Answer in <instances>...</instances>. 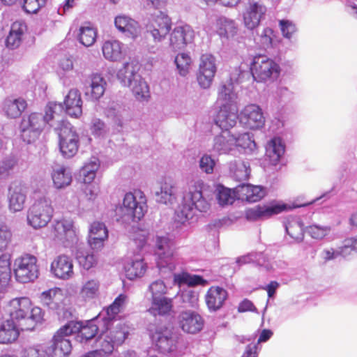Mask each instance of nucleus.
Returning <instances> with one entry per match:
<instances>
[{
    "instance_id": "1",
    "label": "nucleus",
    "mask_w": 357,
    "mask_h": 357,
    "mask_svg": "<svg viewBox=\"0 0 357 357\" xmlns=\"http://www.w3.org/2000/svg\"><path fill=\"white\" fill-rule=\"evenodd\" d=\"M64 107L61 103L49 102L45 107V114L32 113L24 117L20 123L22 132H55L56 134H75L73 126L67 121L59 119Z\"/></svg>"
},
{
    "instance_id": "2",
    "label": "nucleus",
    "mask_w": 357,
    "mask_h": 357,
    "mask_svg": "<svg viewBox=\"0 0 357 357\" xmlns=\"http://www.w3.org/2000/svg\"><path fill=\"white\" fill-rule=\"evenodd\" d=\"M7 312L10 319L17 321H24L28 326L26 330H32L38 323L43 319L44 312L37 306H32V302L28 297L15 298L11 300L8 306Z\"/></svg>"
},
{
    "instance_id": "3",
    "label": "nucleus",
    "mask_w": 357,
    "mask_h": 357,
    "mask_svg": "<svg viewBox=\"0 0 357 357\" xmlns=\"http://www.w3.org/2000/svg\"><path fill=\"white\" fill-rule=\"evenodd\" d=\"M15 280L21 283L34 282L39 276L40 270L37 257L29 253L17 257L13 263Z\"/></svg>"
},
{
    "instance_id": "4",
    "label": "nucleus",
    "mask_w": 357,
    "mask_h": 357,
    "mask_svg": "<svg viewBox=\"0 0 357 357\" xmlns=\"http://www.w3.org/2000/svg\"><path fill=\"white\" fill-rule=\"evenodd\" d=\"M54 208L49 198L37 199L27 211V222L34 229L45 227L52 220Z\"/></svg>"
},
{
    "instance_id": "5",
    "label": "nucleus",
    "mask_w": 357,
    "mask_h": 357,
    "mask_svg": "<svg viewBox=\"0 0 357 357\" xmlns=\"http://www.w3.org/2000/svg\"><path fill=\"white\" fill-rule=\"evenodd\" d=\"M201 184L192 185L183 198L181 208L182 220H186L192 217V211L197 209L201 212L206 211L210 205L203 197Z\"/></svg>"
},
{
    "instance_id": "6",
    "label": "nucleus",
    "mask_w": 357,
    "mask_h": 357,
    "mask_svg": "<svg viewBox=\"0 0 357 357\" xmlns=\"http://www.w3.org/2000/svg\"><path fill=\"white\" fill-rule=\"evenodd\" d=\"M65 324L54 334L50 346H44L49 357H68L72 351L70 340L68 338L71 334Z\"/></svg>"
},
{
    "instance_id": "7",
    "label": "nucleus",
    "mask_w": 357,
    "mask_h": 357,
    "mask_svg": "<svg viewBox=\"0 0 357 357\" xmlns=\"http://www.w3.org/2000/svg\"><path fill=\"white\" fill-rule=\"evenodd\" d=\"M250 72L257 82H265L278 77L279 66L272 59L264 55L255 56L251 63Z\"/></svg>"
},
{
    "instance_id": "8",
    "label": "nucleus",
    "mask_w": 357,
    "mask_h": 357,
    "mask_svg": "<svg viewBox=\"0 0 357 357\" xmlns=\"http://www.w3.org/2000/svg\"><path fill=\"white\" fill-rule=\"evenodd\" d=\"M146 29L155 43H160L170 33L172 20L165 13L155 11L151 15Z\"/></svg>"
},
{
    "instance_id": "9",
    "label": "nucleus",
    "mask_w": 357,
    "mask_h": 357,
    "mask_svg": "<svg viewBox=\"0 0 357 357\" xmlns=\"http://www.w3.org/2000/svg\"><path fill=\"white\" fill-rule=\"evenodd\" d=\"M248 72L243 71L239 68H236L231 73L230 81L223 84L219 89L218 103L220 105H227L228 107L236 106L238 107V96L234 91L233 82H240L241 78L248 74Z\"/></svg>"
},
{
    "instance_id": "10",
    "label": "nucleus",
    "mask_w": 357,
    "mask_h": 357,
    "mask_svg": "<svg viewBox=\"0 0 357 357\" xmlns=\"http://www.w3.org/2000/svg\"><path fill=\"white\" fill-rule=\"evenodd\" d=\"M215 58L211 54H204L200 58L197 81L203 89H208L212 84L216 73Z\"/></svg>"
},
{
    "instance_id": "11",
    "label": "nucleus",
    "mask_w": 357,
    "mask_h": 357,
    "mask_svg": "<svg viewBox=\"0 0 357 357\" xmlns=\"http://www.w3.org/2000/svg\"><path fill=\"white\" fill-rule=\"evenodd\" d=\"M288 206L280 202H271L269 204L257 205L245 211V218L248 220L255 221L259 219L270 218L287 211Z\"/></svg>"
},
{
    "instance_id": "12",
    "label": "nucleus",
    "mask_w": 357,
    "mask_h": 357,
    "mask_svg": "<svg viewBox=\"0 0 357 357\" xmlns=\"http://www.w3.org/2000/svg\"><path fill=\"white\" fill-rule=\"evenodd\" d=\"M150 337L161 353H168L172 350L174 340L172 331L165 326H154L149 329Z\"/></svg>"
},
{
    "instance_id": "13",
    "label": "nucleus",
    "mask_w": 357,
    "mask_h": 357,
    "mask_svg": "<svg viewBox=\"0 0 357 357\" xmlns=\"http://www.w3.org/2000/svg\"><path fill=\"white\" fill-rule=\"evenodd\" d=\"M240 122L245 128L258 130L264 126L265 118L259 106L251 104L241 112Z\"/></svg>"
},
{
    "instance_id": "14",
    "label": "nucleus",
    "mask_w": 357,
    "mask_h": 357,
    "mask_svg": "<svg viewBox=\"0 0 357 357\" xmlns=\"http://www.w3.org/2000/svg\"><path fill=\"white\" fill-rule=\"evenodd\" d=\"M193 38L194 31L189 26H177L169 33V48L174 52L181 50L191 43Z\"/></svg>"
},
{
    "instance_id": "15",
    "label": "nucleus",
    "mask_w": 357,
    "mask_h": 357,
    "mask_svg": "<svg viewBox=\"0 0 357 357\" xmlns=\"http://www.w3.org/2000/svg\"><path fill=\"white\" fill-rule=\"evenodd\" d=\"M74 266L70 257L60 255L56 257L50 265V271L54 277L61 280H69L74 275Z\"/></svg>"
},
{
    "instance_id": "16",
    "label": "nucleus",
    "mask_w": 357,
    "mask_h": 357,
    "mask_svg": "<svg viewBox=\"0 0 357 357\" xmlns=\"http://www.w3.org/2000/svg\"><path fill=\"white\" fill-rule=\"evenodd\" d=\"M238 107L220 105L215 119V124L222 130L227 131L233 128L238 119Z\"/></svg>"
},
{
    "instance_id": "17",
    "label": "nucleus",
    "mask_w": 357,
    "mask_h": 357,
    "mask_svg": "<svg viewBox=\"0 0 357 357\" xmlns=\"http://www.w3.org/2000/svg\"><path fill=\"white\" fill-rule=\"evenodd\" d=\"M179 317V325L181 329L185 333L195 334L201 331L203 328L204 321L203 318L195 312H182Z\"/></svg>"
},
{
    "instance_id": "18",
    "label": "nucleus",
    "mask_w": 357,
    "mask_h": 357,
    "mask_svg": "<svg viewBox=\"0 0 357 357\" xmlns=\"http://www.w3.org/2000/svg\"><path fill=\"white\" fill-rule=\"evenodd\" d=\"M114 25L119 32L133 39L137 38L141 33L139 24L124 14L119 15L114 18Z\"/></svg>"
},
{
    "instance_id": "19",
    "label": "nucleus",
    "mask_w": 357,
    "mask_h": 357,
    "mask_svg": "<svg viewBox=\"0 0 357 357\" xmlns=\"http://www.w3.org/2000/svg\"><path fill=\"white\" fill-rule=\"evenodd\" d=\"M66 325L71 335L79 334L81 341H87L93 338L98 332V326L93 321H87L86 324L81 321H70Z\"/></svg>"
},
{
    "instance_id": "20",
    "label": "nucleus",
    "mask_w": 357,
    "mask_h": 357,
    "mask_svg": "<svg viewBox=\"0 0 357 357\" xmlns=\"http://www.w3.org/2000/svg\"><path fill=\"white\" fill-rule=\"evenodd\" d=\"M228 296L227 291L219 286L211 287L205 295V302L211 312L221 309Z\"/></svg>"
},
{
    "instance_id": "21",
    "label": "nucleus",
    "mask_w": 357,
    "mask_h": 357,
    "mask_svg": "<svg viewBox=\"0 0 357 357\" xmlns=\"http://www.w3.org/2000/svg\"><path fill=\"white\" fill-rule=\"evenodd\" d=\"M284 153V145L279 137H275L266 146L264 160L268 165H277Z\"/></svg>"
},
{
    "instance_id": "22",
    "label": "nucleus",
    "mask_w": 357,
    "mask_h": 357,
    "mask_svg": "<svg viewBox=\"0 0 357 357\" xmlns=\"http://www.w3.org/2000/svg\"><path fill=\"white\" fill-rule=\"evenodd\" d=\"M8 208L13 212L22 211L24 207L26 195L23 186L20 183H13L8 188Z\"/></svg>"
},
{
    "instance_id": "23",
    "label": "nucleus",
    "mask_w": 357,
    "mask_h": 357,
    "mask_svg": "<svg viewBox=\"0 0 357 357\" xmlns=\"http://www.w3.org/2000/svg\"><path fill=\"white\" fill-rule=\"evenodd\" d=\"M266 8L257 2L250 4L244 13L243 19L245 26L249 29L257 27L264 17Z\"/></svg>"
},
{
    "instance_id": "24",
    "label": "nucleus",
    "mask_w": 357,
    "mask_h": 357,
    "mask_svg": "<svg viewBox=\"0 0 357 357\" xmlns=\"http://www.w3.org/2000/svg\"><path fill=\"white\" fill-rule=\"evenodd\" d=\"M102 52L104 58L112 62L121 61L126 55L124 45L117 40L105 41L102 46Z\"/></svg>"
},
{
    "instance_id": "25",
    "label": "nucleus",
    "mask_w": 357,
    "mask_h": 357,
    "mask_svg": "<svg viewBox=\"0 0 357 357\" xmlns=\"http://www.w3.org/2000/svg\"><path fill=\"white\" fill-rule=\"evenodd\" d=\"M105 113L107 117L112 121L119 132V128H122L129 117V112L126 106L116 102H111L105 109Z\"/></svg>"
},
{
    "instance_id": "26",
    "label": "nucleus",
    "mask_w": 357,
    "mask_h": 357,
    "mask_svg": "<svg viewBox=\"0 0 357 357\" xmlns=\"http://www.w3.org/2000/svg\"><path fill=\"white\" fill-rule=\"evenodd\" d=\"M123 206L127 209L128 213L134 218L140 220L144 215L146 211V199L144 197H140V201H136V197L132 193H126L123 202Z\"/></svg>"
},
{
    "instance_id": "27",
    "label": "nucleus",
    "mask_w": 357,
    "mask_h": 357,
    "mask_svg": "<svg viewBox=\"0 0 357 357\" xmlns=\"http://www.w3.org/2000/svg\"><path fill=\"white\" fill-rule=\"evenodd\" d=\"M236 193L238 199L252 203L261 200L265 196L266 191L259 185L242 184L236 187Z\"/></svg>"
},
{
    "instance_id": "28",
    "label": "nucleus",
    "mask_w": 357,
    "mask_h": 357,
    "mask_svg": "<svg viewBox=\"0 0 357 357\" xmlns=\"http://www.w3.org/2000/svg\"><path fill=\"white\" fill-rule=\"evenodd\" d=\"M65 111L70 116L79 118L82 114V100L80 92L73 89L64 99Z\"/></svg>"
},
{
    "instance_id": "29",
    "label": "nucleus",
    "mask_w": 357,
    "mask_h": 357,
    "mask_svg": "<svg viewBox=\"0 0 357 357\" xmlns=\"http://www.w3.org/2000/svg\"><path fill=\"white\" fill-rule=\"evenodd\" d=\"M26 107V102L22 98L8 97L2 102V110L10 119L20 117Z\"/></svg>"
},
{
    "instance_id": "30",
    "label": "nucleus",
    "mask_w": 357,
    "mask_h": 357,
    "mask_svg": "<svg viewBox=\"0 0 357 357\" xmlns=\"http://www.w3.org/2000/svg\"><path fill=\"white\" fill-rule=\"evenodd\" d=\"M26 31V25L24 22L21 21L13 22L6 40L7 47L11 50L18 48L23 40Z\"/></svg>"
},
{
    "instance_id": "31",
    "label": "nucleus",
    "mask_w": 357,
    "mask_h": 357,
    "mask_svg": "<svg viewBox=\"0 0 357 357\" xmlns=\"http://www.w3.org/2000/svg\"><path fill=\"white\" fill-rule=\"evenodd\" d=\"M19 336L20 330L13 320L7 319L0 323V344H13Z\"/></svg>"
},
{
    "instance_id": "32",
    "label": "nucleus",
    "mask_w": 357,
    "mask_h": 357,
    "mask_svg": "<svg viewBox=\"0 0 357 357\" xmlns=\"http://www.w3.org/2000/svg\"><path fill=\"white\" fill-rule=\"evenodd\" d=\"M106 85L107 82L100 74H92L89 77V86L86 87V95L91 99L97 100L103 96Z\"/></svg>"
},
{
    "instance_id": "33",
    "label": "nucleus",
    "mask_w": 357,
    "mask_h": 357,
    "mask_svg": "<svg viewBox=\"0 0 357 357\" xmlns=\"http://www.w3.org/2000/svg\"><path fill=\"white\" fill-rule=\"evenodd\" d=\"M107 327L103 331L109 338L111 339V342L114 344L116 347L122 345L125 340L129 335V331L128 326L125 324L119 323L114 326L113 323H109L107 324Z\"/></svg>"
},
{
    "instance_id": "34",
    "label": "nucleus",
    "mask_w": 357,
    "mask_h": 357,
    "mask_svg": "<svg viewBox=\"0 0 357 357\" xmlns=\"http://www.w3.org/2000/svg\"><path fill=\"white\" fill-rule=\"evenodd\" d=\"M174 301L167 296L151 300V305L148 312L153 316H168L173 312Z\"/></svg>"
},
{
    "instance_id": "35",
    "label": "nucleus",
    "mask_w": 357,
    "mask_h": 357,
    "mask_svg": "<svg viewBox=\"0 0 357 357\" xmlns=\"http://www.w3.org/2000/svg\"><path fill=\"white\" fill-rule=\"evenodd\" d=\"M139 66L133 61L127 62L119 70L117 77L121 84L125 86H130L132 82H136L140 76L138 73Z\"/></svg>"
},
{
    "instance_id": "36",
    "label": "nucleus",
    "mask_w": 357,
    "mask_h": 357,
    "mask_svg": "<svg viewBox=\"0 0 357 357\" xmlns=\"http://www.w3.org/2000/svg\"><path fill=\"white\" fill-rule=\"evenodd\" d=\"M79 296L84 301H88L97 298L100 294V282L98 278H91L83 282Z\"/></svg>"
},
{
    "instance_id": "37",
    "label": "nucleus",
    "mask_w": 357,
    "mask_h": 357,
    "mask_svg": "<svg viewBox=\"0 0 357 357\" xmlns=\"http://www.w3.org/2000/svg\"><path fill=\"white\" fill-rule=\"evenodd\" d=\"M155 254L158 255V259L161 261L158 263L162 266H164L162 261L164 263L167 264L171 260L173 256V248L170 241L167 238H157Z\"/></svg>"
},
{
    "instance_id": "38",
    "label": "nucleus",
    "mask_w": 357,
    "mask_h": 357,
    "mask_svg": "<svg viewBox=\"0 0 357 357\" xmlns=\"http://www.w3.org/2000/svg\"><path fill=\"white\" fill-rule=\"evenodd\" d=\"M128 296L124 294H119L106 309L107 318L105 319L106 324L112 322L116 317L126 307Z\"/></svg>"
},
{
    "instance_id": "39",
    "label": "nucleus",
    "mask_w": 357,
    "mask_h": 357,
    "mask_svg": "<svg viewBox=\"0 0 357 357\" xmlns=\"http://www.w3.org/2000/svg\"><path fill=\"white\" fill-rule=\"evenodd\" d=\"M59 142L60 150L62 154L71 158L78 151V135H61Z\"/></svg>"
},
{
    "instance_id": "40",
    "label": "nucleus",
    "mask_w": 357,
    "mask_h": 357,
    "mask_svg": "<svg viewBox=\"0 0 357 357\" xmlns=\"http://www.w3.org/2000/svg\"><path fill=\"white\" fill-rule=\"evenodd\" d=\"M111 341L108 335L104 331H102L96 339L98 349L93 351L96 352L98 357L110 356L113 353L115 347H116Z\"/></svg>"
},
{
    "instance_id": "41",
    "label": "nucleus",
    "mask_w": 357,
    "mask_h": 357,
    "mask_svg": "<svg viewBox=\"0 0 357 357\" xmlns=\"http://www.w3.org/2000/svg\"><path fill=\"white\" fill-rule=\"evenodd\" d=\"M174 184L172 181H165L161 183L160 191L155 192L158 202L167 204L171 203L174 199Z\"/></svg>"
},
{
    "instance_id": "42",
    "label": "nucleus",
    "mask_w": 357,
    "mask_h": 357,
    "mask_svg": "<svg viewBox=\"0 0 357 357\" xmlns=\"http://www.w3.org/2000/svg\"><path fill=\"white\" fill-rule=\"evenodd\" d=\"M52 177L54 186L58 189L63 188L72 182L70 172L63 166L54 169Z\"/></svg>"
},
{
    "instance_id": "43",
    "label": "nucleus",
    "mask_w": 357,
    "mask_h": 357,
    "mask_svg": "<svg viewBox=\"0 0 357 357\" xmlns=\"http://www.w3.org/2000/svg\"><path fill=\"white\" fill-rule=\"evenodd\" d=\"M217 26L220 36L226 38L233 37L237 31L235 22L225 17H220L218 19Z\"/></svg>"
},
{
    "instance_id": "44",
    "label": "nucleus",
    "mask_w": 357,
    "mask_h": 357,
    "mask_svg": "<svg viewBox=\"0 0 357 357\" xmlns=\"http://www.w3.org/2000/svg\"><path fill=\"white\" fill-rule=\"evenodd\" d=\"M73 222L66 219L56 220L53 225V231L56 238L63 240L68 234L74 233Z\"/></svg>"
},
{
    "instance_id": "45",
    "label": "nucleus",
    "mask_w": 357,
    "mask_h": 357,
    "mask_svg": "<svg viewBox=\"0 0 357 357\" xmlns=\"http://www.w3.org/2000/svg\"><path fill=\"white\" fill-rule=\"evenodd\" d=\"M96 31L90 23H85L79 28L78 39L86 47L91 46L96 39Z\"/></svg>"
},
{
    "instance_id": "46",
    "label": "nucleus",
    "mask_w": 357,
    "mask_h": 357,
    "mask_svg": "<svg viewBox=\"0 0 357 357\" xmlns=\"http://www.w3.org/2000/svg\"><path fill=\"white\" fill-rule=\"evenodd\" d=\"M126 277L130 280L140 278L146 271V265L143 259H136L129 263L125 268Z\"/></svg>"
},
{
    "instance_id": "47",
    "label": "nucleus",
    "mask_w": 357,
    "mask_h": 357,
    "mask_svg": "<svg viewBox=\"0 0 357 357\" xmlns=\"http://www.w3.org/2000/svg\"><path fill=\"white\" fill-rule=\"evenodd\" d=\"M174 280L179 284H186L189 287L204 286L207 284V281L203 277L198 275H190L185 272L175 275Z\"/></svg>"
},
{
    "instance_id": "48",
    "label": "nucleus",
    "mask_w": 357,
    "mask_h": 357,
    "mask_svg": "<svg viewBox=\"0 0 357 357\" xmlns=\"http://www.w3.org/2000/svg\"><path fill=\"white\" fill-rule=\"evenodd\" d=\"M217 199L221 206L232 204L235 199L236 198L238 199L236 188L235 190H231L222 185H219L217 188Z\"/></svg>"
},
{
    "instance_id": "49",
    "label": "nucleus",
    "mask_w": 357,
    "mask_h": 357,
    "mask_svg": "<svg viewBox=\"0 0 357 357\" xmlns=\"http://www.w3.org/2000/svg\"><path fill=\"white\" fill-rule=\"evenodd\" d=\"M77 260L79 264L86 270L94 267L97 264V259L93 252L86 250H79L77 252Z\"/></svg>"
},
{
    "instance_id": "50",
    "label": "nucleus",
    "mask_w": 357,
    "mask_h": 357,
    "mask_svg": "<svg viewBox=\"0 0 357 357\" xmlns=\"http://www.w3.org/2000/svg\"><path fill=\"white\" fill-rule=\"evenodd\" d=\"M129 87L135 98L138 100H145L149 97V89L146 82L139 76L136 82H132Z\"/></svg>"
},
{
    "instance_id": "51",
    "label": "nucleus",
    "mask_w": 357,
    "mask_h": 357,
    "mask_svg": "<svg viewBox=\"0 0 357 357\" xmlns=\"http://www.w3.org/2000/svg\"><path fill=\"white\" fill-rule=\"evenodd\" d=\"M174 63L181 76H186L192 64V59L186 53H180L175 57Z\"/></svg>"
},
{
    "instance_id": "52",
    "label": "nucleus",
    "mask_w": 357,
    "mask_h": 357,
    "mask_svg": "<svg viewBox=\"0 0 357 357\" xmlns=\"http://www.w3.org/2000/svg\"><path fill=\"white\" fill-rule=\"evenodd\" d=\"M255 40L263 49L272 47L275 43L274 32L270 28H264Z\"/></svg>"
},
{
    "instance_id": "53",
    "label": "nucleus",
    "mask_w": 357,
    "mask_h": 357,
    "mask_svg": "<svg viewBox=\"0 0 357 357\" xmlns=\"http://www.w3.org/2000/svg\"><path fill=\"white\" fill-rule=\"evenodd\" d=\"M98 167V160L96 158L84 165L81 170L84 183H91L93 181Z\"/></svg>"
},
{
    "instance_id": "54",
    "label": "nucleus",
    "mask_w": 357,
    "mask_h": 357,
    "mask_svg": "<svg viewBox=\"0 0 357 357\" xmlns=\"http://www.w3.org/2000/svg\"><path fill=\"white\" fill-rule=\"evenodd\" d=\"M10 278V263L6 255L0 256V287L6 286Z\"/></svg>"
},
{
    "instance_id": "55",
    "label": "nucleus",
    "mask_w": 357,
    "mask_h": 357,
    "mask_svg": "<svg viewBox=\"0 0 357 357\" xmlns=\"http://www.w3.org/2000/svg\"><path fill=\"white\" fill-rule=\"evenodd\" d=\"M149 290L151 294V300H154L166 296L168 289L162 280H157L150 284Z\"/></svg>"
},
{
    "instance_id": "56",
    "label": "nucleus",
    "mask_w": 357,
    "mask_h": 357,
    "mask_svg": "<svg viewBox=\"0 0 357 357\" xmlns=\"http://www.w3.org/2000/svg\"><path fill=\"white\" fill-rule=\"evenodd\" d=\"M231 141L234 142L236 146L249 149L250 151L257 149V144L253 139V135H238L237 137H234V135H231Z\"/></svg>"
},
{
    "instance_id": "57",
    "label": "nucleus",
    "mask_w": 357,
    "mask_h": 357,
    "mask_svg": "<svg viewBox=\"0 0 357 357\" xmlns=\"http://www.w3.org/2000/svg\"><path fill=\"white\" fill-rule=\"evenodd\" d=\"M46 0H23L20 5L27 13H36L39 9L44 6Z\"/></svg>"
},
{
    "instance_id": "58",
    "label": "nucleus",
    "mask_w": 357,
    "mask_h": 357,
    "mask_svg": "<svg viewBox=\"0 0 357 357\" xmlns=\"http://www.w3.org/2000/svg\"><path fill=\"white\" fill-rule=\"evenodd\" d=\"M305 226L302 221L298 220L291 225V238L296 243L301 242L304 238Z\"/></svg>"
},
{
    "instance_id": "59",
    "label": "nucleus",
    "mask_w": 357,
    "mask_h": 357,
    "mask_svg": "<svg viewBox=\"0 0 357 357\" xmlns=\"http://www.w3.org/2000/svg\"><path fill=\"white\" fill-rule=\"evenodd\" d=\"M12 238L11 231L5 225L0 226V252L6 250Z\"/></svg>"
},
{
    "instance_id": "60",
    "label": "nucleus",
    "mask_w": 357,
    "mask_h": 357,
    "mask_svg": "<svg viewBox=\"0 0 357 357\" xmlns=\"http://www.w3.org/2000/svg\"><path fill=\"white\" fill-rule=\"evenodd\" d=\"M329 227H319L317 225H311L307 228V233L310 236L315 239H322L330 231Z\"/></svg>"
},
{
    "instance_id": "61",
    "label": "nucleus",
    "mask_w": 357,
    "mask_h": 357,
    "mask_svg": "<svg viewBox=\"0 0 357 357\" xmlns=\"http://www.w3.org/2000/svg\"><path fill=\"white\" fill-rule=\"evenodd\" d=\"M90 129L95 134H105L109 132V127L102 120L98 118H93L91 120Z\"/></svg>"
},
{
    "instance_id": "62",
    "label": "nucleus",
    "mask_w": 357,
    "mask_h": 357,
    "mask_svg": "<svg viewBox=\"0 0 357 357\" xmlns=\"http://www.w3.org/2000/svg\"><path fill=\"white\" fill-rule=\"evenodd\" d=\"M89 236H98L108 238V231L105 225L100 222H93L90 227Z\"/></svg>"
},
{
    "instance_id": "63",
    "label": "nucleus",
    "mask_w": 357,
    "mask_h": 357,
    "mask_svg": "<svg viewBox=\"0 0 357 357\" xmlns=\"http://www.w3.org/2000/svg\"><path fill=\"white\" fill-rule=\"evenodd\" d=\"M59 291V288H53L42 292L40 296V302L43 305L50 307L54 303V298Z\"/></svg>"
},
{
    "instance_id": "64",
    "label": "nucleus",
    "mask_w": 357,
    "mask_h": 357,
    "mask_svg": "<svg viewBox=\"0 0 357 357\" xmlns=\"http://www.w3.org/2000/svg\"><path fill=\"white\" fill-rule=\"evenodd\" d=\"M23 357H49L44 346L31 347L24 351Z\"/></svg>"
}]
</instances>
